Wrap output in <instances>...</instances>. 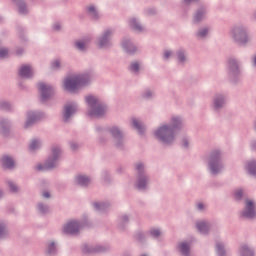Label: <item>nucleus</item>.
I'll list each match as a JSON object with an SVG mask.
<instances>
[{
	"mask_svg": "<svg viewBox=\"0 0 256 256\" xmlns=\"http://www.w3.org/2000/svg\"><path fill=\"white\" fill-rule=\"evenodd\" d=\"M181 125V120L179 118L172 119V126H162L156 131V137L161 139L163 143H172L174 139V133L177 131Z\"/></svg>",
	"mask_w": 256,
	"mask_h": 256,
	"instance_id": "nucleus-1",
	"label": "nucleus"
},
{
	"mask_svg": "<svg viewBox=\"0 0 256 256\" xmlns=\"http://www.w3.org/2000/svg\"><path fill=\"white\" fill-rule=\"evenodd\" d=\"M84 85H87V76L85 75L68 77L64 81V88L70 93H75L77 89H80Z\"/></svg>",
	"mask_w": 256,
	"mask_h": 256,
	"instance_id": "nucleus-2",
	"label": "nucleus"
},
{
	"mask_svg": "<svg viewBox=\"0 0 256 256\" xmlns=\"http://www.w3.org/2000/svg\"><path fill=\"white\" fill-rule=\"evenodd\" d=\"M86 101L90 107H92V111L90 112V117H102L105 115L106 109L103 105L99 104V100L95 98V96H87Z\"/></svg>",
	"mask_w": 256,
	"mask_h": 256,
	"instance_id": "nucleus-3",
	"label": "nucleus"
},
{
	"mask_svg": "<svg viewBox=\"0 0 256 256\" xmlns=\"http://www.w3.org/2000/svg\"><path fill=\"white\" fill-rule=\"evenodd\" d=\"M210 169L213 175L219 173V169H221V165H219V152L212 153L210 157Z\"/></svg>",
	"mask_w": 256,
	"mask_h": 256,
	"instance_id": "nucleus-4",
	"label": "nucleus"
},
{
	"mask_svg": "<svg viewBox=\"0 0 256 256\" xmlns=\"http://www.w3.org/2000/svg\"><path fill=\"white\" fill-rule=\"evenodd\" d=\"M61 153V150L59 148L52 149V155L53 159L49 160V162L43 167L42 165H38L37 168L39 171H43V169H53L55 167V161H57V157H59V154Z\"/></svg>",
	"mask_w": 256,
	"mask_h": 256,
	"instance_id": "nucleus-5",
	"label": "nucleus"
},
{
	"mask_svg": "<svg viewBox=\"0 0 256 256\" xmlns=\"http://www.w3.org/2000/svg\"><path fill=\"white\" fill-rule=\"evenodd\" d=\"M256 211H255V204L251 200L246 201V208L244 212L242 213L243 217H246V219H253L255 217Z\"/></svg>",
	"mask_w": 256,
	"mask_h": 256,
	"instance_id": "nucleus-6",
	"label": "nucleus"
},
{
	"mask_svg": "<svg viewBox=\"0 0 256 256\" xmlns=\"http://www.w3.org/2000/svg\"><path fill=\"white\" fill-rule=\"evenodd\" d=\"M38 87L41 92L42 101H46V99H49V97L53 95V88L51 86H47L44 83H40L38 84Z\"/></svg>",
	"mask_w": 256,
	"mask_h": 256,
	"instance_id": "nucleus-7",
	"label": "nucleus"
},
{
	"mask_svg": "<svg viewBox=\"0 0 256 256\" xmlns=\"http://www.w3.org/2000/svg\"><path fill=\"white\" fill-rule=\"evenodd\" d=\"M79 232V224L75 221L68 222L64 227V233L75 235Z\"/></svg>",
	"mask_w": 256,
	"mask_h": 256,
	"instance_id": "nucleus-8",
	"label": "nucleus"
},
{
	"mask_svg": "<svg viewBox=\"0 0 256 256\" xmlns=\"http://www.w3.org/2000/svg\"><path fill=\"white\" fill-rule=\"evenodd\" d=\"M75 111H77V108L75 107V105L65 106L64 115H63L64 121H69V117H71V115H73Z\"/></svg>",
	"mask_w": 256,
	"mask_h": 256,
	"instance_id": "nucleus-9",
	"label": "nucleus"
},
{
	"mask_svg": "<svg viewBox=\"0 0 256 256\" xmlns=\"http://www.w3.org/2000/svg\"><path fill=\"white\" fill-rule=\"evenodd\" d=\"M19 75L20 77L29 78L33 75V69H31V66L24 65L20 68Z\"/></svg>",
	"mask_w": 256,
	"mask_h": 256,
	"instance_id": "nucleus-10",
	"label": "nucleus"
},
{
	"mask_svg": "<svg viewBox=\"0 0 256 256\" xmlns=\"http://www.w3.org/2000/svg\"><path fill=\"white\" fill-rule=\"evenodd\" d=\"M2 165L6 169H13L15 162L13 161V159L11 157L4 156V157H2Z\"/></svg>",
	"mask_w": 256,
	"mask_h": 256,
	"instance_id": "nucleus-11",
	"label": "nucleus"
},
{
	"mask_svg": "<svg viewBox=\"0 0 256 256\" xmlns=\"http://www.w3.org/2000/svg\"><path fill=\"white\" fill-rule=\"evenodd\" d=\"M197 228H198V231H200V233H207V230L209 229V225H207L206 222H199L197 224Z\"/></svg>",
	"mask_w": 256,
	"mask_h": 256,
	"instance_id": "nucleus-12",
	"label": "nucleus"
},
{
	"mask_svg": "<svg viewBox=\"0 0 256 256\" xmlns=\"http://www.w3.org/2000/svg\"><path fill=\"white\" fill-rule=\"evenodd\" d=\"M109 35H111L110 31L105 32V34L103 35V37L101 38L99 45L101 47H105V45H107V41L109 40Z\"/></svg>",
	"mask_w": 256,
	"mask_h": 256,
	"instance_id": "nucleus-13",
	"label": "nucleus"
},
{
	"mask_svg": "<svg viewBox=\"0 0 256 256\" xmlns=\"http://www.w3.org/2000/svg\"><path fill=\"white\" fill-rule=\"evenodd\" d=\"M77 182H78L79 185H89L91 180L86 176H78L77 177Z\"/></svg>",
	"mask_w": 256,
	"mask_h": 256,
	"instance_id": "nucleus-14",
	"label": "nucleus"
},
{
	"mask_svg": "<svg viewBox=\"0 0 256 256\" xmlns=\"http://www.w3.org/2000/svg\"><path fill=\"white\" fill-rule=\"evenodd\" d=\"M248 171L250 175H254L256 177V162L252 161L248 164Z\"/></svg>",
	"mask_w": 256,
	"mask_h": 256,
	"instance_id": "nucleus-15",
	"label": "nucleus"
},
{
	"mask_svg": "<svg viewBox=\"0 0 256 256\" xmlns=\"http://www.w3.org/2000/svg\"><path fill=\"white\" fill-rule=\"evenodd\" d=\"M179 248L182 255H187V253H189V244L181 243Z\"/></svg>",
	"mask_w": 256,
	"mask_h": 256,
	"instance_id": "nucleus-16",
	"label": "nucleus"
},
{
	"mask_svg": "<svg viewBox=\"0 0 256 256\" xmlns=\"http://www.w3.org/2000/svg\"><path fill=\"white\" fill-rule=\"evenodd\" d=\"M241 255L242 256H253V251H251L247 246H243L241 248Z\"/></svg>",
	"mask_w": 256,
	"mask_h": 256,
	"instance_id": "nucleus-17",
	"label": "nucleus"
},
{
	"mask_svg": "<svg viewBox=\"0 0 256 256\" xmlns=\"http://www.w3.org/2000/svg\"><path fill=\"white\" fill-rule=\"evenodd\" d=\"M130 25H131V27L133 28V29H135V31H141V25H139V24H137V20H135V19H132L131 21H130Z\"/></svg>",
	"mask_w": 256,
	"mask_h": 256,
	"instance_id": "nucleus-18",
	"label": "nucleus"
},
{
	"mask_svg": "<svg viewBox=\"0 0 256 256\" xmlns=\"http://www.w3.org/2000/svg\"><path fill=\"white\" fill-rule=\"evenodd\" d=\"M133 126L138 130V131H143V124H141L137 119L132 120Z\"/></svg>",
	"mask_w": 256,
	"mask_h": 256,
	"instance_id": "nucleus-19",
	"label": "nucleus"
},
{
	"mask_svg": "<svg viewBox=\"0 0 256 256\" xmlns=\"http://www.w3.org/2000/svg\"><path fill=\"white\" fill-rule=\"evenodd\" d=\"M146 185H147V180H145V178H140L138 180V184H137L138 189H145Z\"/></svg>",
	"mask_w": 256,
	"mask_h": 256,
	"instance_id": "nucleus-20",
	"label": "nucleus"
},
{
	"mask_svg": "<svg viewBox=\"0 0 256 256\" xmlns=\"http://www.w3.org/2000/svg\"><path fill=\"white\" fill-rule=\"evenodd\" d=\"M76 47L80 51H83L87 47V43L86 42L78 41V42H76Z\"/></svg>",
	"mask_w": 256,
	"mask_h": 256,
	"instance_id": "nucleus-21",
	"label": "nucleus"
},
{
	"mask_svg": "<svg viewBox=\"0 0 256 256\" xmlns=\"http://www.w3.org/2000/svg\"><path fill=\"white\" fill-rule=\"evenodd\" d=\"M236 33H238V35H239V37H241L240 38V41L242 42V43H246L247 42V40H243V39H246V34H245V32H243V31H240L239 32V30H236Z\"/></svg>",
	"mask_w": 256,
	"mask_h": 256,
	"instance_id": "nucleus-22",
	"label": "nucleus"
},
{
	"mask_svg": "<svg viewBox=\"0 0 256 256\" xmlns=\"http://www.w3.org/2000/svg\"><path fill=\"white\" fill-rule=\"evenodd\" d=\"M9 55V51L5 48L0 49V59H5Z\"/></svg>",
	"mask_w": 256,
	"mask_h": 256,
	"instance_id": "nucleus-23",
	"label": "nucleus"
},
{
	"mask_svg": "<svg viewBox=\"0 0 256 256\" xmlns=\"http://www.w3.org/2000/svg\"><path fill=\"white\" fill-rule=\"evenodd\" d=\"M39 148V141L33 140L30 144L31 151H35V149Z\"/></svg>",
	"mask_w": 256,
	"mask_h": 256,
	"instance_id": "nucleus-24",
	"label": "nucleus"
},
{
	"mask_svg": "<svg viewBox=\"0 0 256 256\" xmlns=\"http://www.w3.org/2000/svg\"><path fill=\"white\" fill-rule=\"evenodd\" d=\"M130 70L134 73H137V71H139V64L137 62L132 63L130 66Z\"/></svg>",
	"mask_w": 256,
	"mask_h": 256,
	"instance_id": "nucleus-25",
	"label": "nucleus"
},
{
	"mask_svg": "<svg viewBox=\"0 0 256 256\" xmlns=\"http://www.w3.org/2000/svg\"><path fill=\"white\" fill-rule=\"evenodd\" d=\"M111 133L113 137H121V132L117 128H112Z\"/></svg>",
	"mask_w": 256,
	"mask_h": 256,
	"instance_id": "nucleus-26",
	"label": "nucleus"
},
{
	"mask_svg": "<svg viewBox=\"0 0 256 256\" xmlns=\"http://www.w3.org/2000/svg\"><path fill=\"white\" fill-rule=\"evenodd\" d=\"M201 19H203V12H197L194 21L199 22Z\"/></svg>",
	"mask_w": 256,
	"mask_h": 256,
	"instance_id": "nucleus-27",
	"label": "nucleus"
},
{
	"mask_svg": "<svg viewBox=\"0 0 256 256\" xmlns=\"http://www.w3.org/2000/svg\"><path fill=\"white\" fill-rule=\"evenodd\" d=\"M55 251V243H50L48 246V253L51 255Z\"/></svg>",
	"mask_w": 256,
	"mask_h": 256,
	"instance_id": "nucleus-28",
	"label": "nucleus"
},
{
	"mask_svg": "<svg viewBox=\"0 0 256 256\" xmlns=\"http://www.w3.org/2000/svg\"><path fill=\"white\" fill-rule=\"evenodd\" d=\"M88 12L90 13V15H92V17H95V15H97V12L95 11V7L93 6L88 7Z\"/></svg>",
	"mask_w": 256,
	"mask_h": 256,
	"instance_id": "nucleus-29",
	"label": "nucleus"
},
{
	"mask_svg": "<svg viewBox=\"0 0 256 256\" xmlns=\"http://www.w3.org/2000/svg\"><path fill=\"white\" fill-rule=\"evenodd\" d=\"M215 108L219 109V107H223V99L219 100H215L214 102Z\"/></svg>",
	"mask_w": 256,
	"mask_h": 256,
	"instance_id": "nucleus-30",
	"label": "nucleus"
},
{
	"mask_svg": "<svg viewBox=\"0 0 256 256\" xmlns=\"http://www.w3.org/2000/svg\"><path fill=\"white\" fill-rule=\"evenodd\" d=\"M216 249H217L218 255L223 256V247L221 246V244H217Z\"/></svg>",
	"mask_w": 256,
	"mask_h": 256,
	"instance_id": "nucleus-31",
	"label": "nucleus"
},
{
	"mask_svg": "<svg viewBox=\"0 0 256 256\" xmlns=\"http://www.w3.org/2000/svg\"><path fill=\"white\" fill-rule=\"evenodd\" d=\"M151 235H152V237H159V235H161V231H159L157 229H153V230H151Z\"/></svg>",
	"mask_w": 256,
	"mask_h": 256,
	"instance_id": "nucleus-32",
	"label": "nucleus"
},
{
	"mask_svg": "<svg viewBox=\"0 0 256 256\" xmlns=\"http://www.w3.org/2000/svg\"><path fill=\"white\" fill-rule=\"evenodd\" d=\"M37 119V117L31 118V116H29L27 122H26V127H29L31 125V123H33V121H35Z\"/></svg>",
	"mask_w": 256,
	"mask_h": 256,
	"instance_id": "nucleus-33",
	"label": "nucleus"
},
{
	"mask_svg": "<svg viewBox=\"0 0 256 256\" xmlns=\"http://www.w3.org/2000/svg\"><path fill=\"white\" fill-rule=\"evenodd\" d=\"M8 185H9V188H10V191H17V186H15V184H13V182H8Z\"/></svg>",
	"mask_w": 256,
	"mask_h": 256,
	"instance_id": "nucleus-34",
	"label": "nucleus"
},
{
	"mask_svg": "<svg viewBox=\"0 0 256 256\" xmlns=\"http://www.w3.org/2000/svg\"><path fill=\"white\" fill-rule=\"evenodd\" d=\"M235 197H236L237 199H241V198L243 197V191H242V190H237V191L235 192Z\"/></svg>",
	"mask_w": 256,
	"mask_h": 256,
	"instance_id": "nucleus-35",
	"label": "nucleus"
},
{
	"mask_svg": "<svg viewBox=\"0 0 256 256\" xmlns=\"http://www.w3.org/2000/svg\"><path fill=\"white\" fill-rule=\"evenodd\" d=\"M7 233V231L5 230V226L0 225V238L3 237V235H5Z\"/></svg>",
	"mask_w": 256,
	"mask_h": 256,
	"instance_id": "nucleus-36",
	"label": "nucleus"
},
{
	"mask_svg": "<svg viewBox=\"0 0 256 256\" xmlns=\"http://www.w3.org/2000/svg\"><path fill=\"white\" fill-rule=\"evenodd\" d=\"M205 35H207V29H203L200 32H198V36L200 37H205Z\"/></svg>",
	"mask_w": 256,
	"mask_h": 256,
	"instance_id": "nucleus-37",
	"label": "nucleus"
},
{
	"mask_svg": "<svg viewBox=\"0 0 256 256\" xmlns=\"http://www.w3.org/2000/svg\"><path fill=\"white\" fill-rule=\"evenodd\" d=\"M178 61H180V62L185 61V55L181 52L178 54Z\"/></svg>",
	"mask_w": 256,
	"mask_h": 256,
	"instance_id": "nucleus-38",
	"label": "nucleus"
},
{
	"mask_svg": "<svg viewBox=\"0 0 256 256\" xmlns=\"http://www.w3.org/2000/svg\"><path fill=\"white\" fill-rule=\"evenodd\" d=\"M94 207H95L96 209H103V203H95V204H94Z\"/></svg>",
	"mask_w": 256,
	"mask_h": 256,
	"instance_id": "nucleus-39",
	"label": "nucleus"
},
{
	"mask_svg": "<svg viewBox=\"0 0 256 256\" xmlns=\"http://www.w3.org/2000/svg\"><path fill=\"white\" fill-rule=\"evenodd\" d=\"M164 57H165V59H169V57H171V52L170 51H165L164 52Z\"/></svg>",
	"mask_w": 256,
	"mask_h": 256,
	"instance_id": "nucleus-40",
	"label": "nucleus"
},
{
	"mask_svg": "<svg viewBox=\"0 0 256 256\" xmlns=\"http://www.w3.org/2000/svg\"><path fill=\"white\" fill-rule=\"evenodd\" d=\"M59 67V61H55L53 64H52V68L53 69H58Z\"/></svg>",
	"mask_w": 256,
	"mask_h": 256,
	"instance_id": "nucleus-41",
	"label": "nucleus"
},
{
	"mask_svg": "<svg viewBox=\"0 0 256 256\" xmlns=\"http://www.w3.org/2000/svg\"><path fill=\"white\" fill-rule=\"evenodd\" d=\"M43 197H45L46 199H49V197H51V195L49 194V192H44Z\"/></svg>",
	"mask_w": 256,
	"mask_h": 256,
	"instance_id": "nucleus-42",
	"label": "nucleus"
},
{
	"mask_svg": "<svg viewBox=\"0 0 256 256\" xmlns=\"http://www.w3.org/2000/svg\"><path fill=\"white\" fill-rule=\"evenodd\" d=\"M38 208H39V210H40L42 213L45 211L43 204H40V205L38 206Z\"/></svg>",
	"mask_w": 256,
	"mask_h": 256,
	"instance_id": "nucleus-43",
	"label": "nucleus"
},
{
	"mask_svg": "<svg viewBox=\"0 0 256 256\" xmlns=\"http://www.w3.org/2000/svg\"><path fill=\"white\" fill-rule=\"evenodd\" d=\"M141 169H143V165L138 164V165H137V170H138V171H141Z\"/></svg>",
	"mask_w": 256,
	"mask_h": 256,
	"instance_id": "nucleus-44",
	"label": "nucleus"
},
{
	"mask_svg": "<svg viewBox=\"0 0 256 256\" xmlns=\"http://www.w3.org/2000/svg\"><path fill=\"white\" fill-rule=\"evenodd\" d=\"M198 209L201 211L203 209V203L198 204Z\"/></svg>",
	"mask_w": 256,
	"mask_h": 256,
	"instance_id": "nucleus-45",
	"label": "nucleus"
},
{
	"mask_svg": "<svg viewBox=\"0 0 256 256\" xmlns=\"http://www.w3.org/2000/svg\"><path fill=\"white\" fill-rule=\"evenodd\" d=\"M20 13H25V10H23V8L19 9Z\"/></svg>",
	"mask_w": 256,
	"mask_h": 256,
	"instance_id": "nucleus-46",
	"label": "nucleus"
},
{
	"mask_svg": "<svg viewBox=\"0 0 256 256\" xmlns=\"http://www.w3.org/2000/svg\"><path fill=\"white\" fill-rule=\"evenodd\" d=\"M229 63H230V65H235V61L234 60L230 61Z\"/></svg>",
	"mask_w": 256,
	"mask_h": 256,
	"instance_id": "nucleus-47",
	"label": "nucleus"
},
{
	"mask_svg": "<svg viewBox=\"0 0 256 256\" xmlns=\"http://www.w3.org/2000/svg\"><path fill=\"white\" fill-rule=\"evenodd\" d=\"M183 143H184V147H187V140H184Z\"/></svg>",
	"mask_w": 256,
	"mask_h": 256,
	"instance_id": "nucleus-48",
	"label": "nucleus"
},
{
	"mask_svg": "<svg viewBox=\"0 0 256 256\" xmlns=\"http://www.w3.org/2000/svg\"><path fill=\"white\" fill-rule=\"evenodd\" d=\"M253 63L256 66V56L254 57Z\"/></svg>",
	"mask_w": 256,
	"mask_h": 256,
	"instance_id": "nucleus-49",
	"label": "nucleus"
},
{
	"mask_svg": "<svg viewBox=\"0 0 256 256\" xmlns=\"http://www.w3.org/2000/svg\"><path fill=\"white\" fill-rule=\"evenodd\" d=\"M54 27L55 29H59V24H56Z\"/></svg>",
	"mask_w": 256,
	"mask_h": 256,
	"instance_id": "nucleus-50",
	"label": "nucleus"
},
{
	"mask_svg": "<svg viewBox=\"0 0 256 256\" xmlns=\"http://www.w3.org/2000/svg\"><path fill=\"white\" fill-rule=\"evenodd\" d=\"M5 105H8L7 103H4L3 105H2V109H5Z\"/></svg>",
	"mask_w": 256,
	"mask_h": 256,
	"instance_id": "nucleus-51",
	"label": "nucleus"
},
{
	"mask_svg": "<svg viewBox=\"0 0 256 256\" xmlns=\"http://www.w3.org/2000/svg\"><path fill=\"white\" fill-rule=\"evenodd\" d=\"M146 97H151V94H149V93H146Z\"/></svg>",
	"mask_w": 256,
	"mask_h": 256,
	"instance_id": "nucleus-52",
	"label": "nucleus"
},
{
	"mask_svg": "<svg viewBox=\"0 0 256 256\" xmlns=\"http://www.w3.org/2000/svg\"><path fill=\"white\" fill-rule=\"evenodd\" d=\"M71 148H72V149H75V145L72 144V145H71Z\"/></svg>",
	"mask_w": 256,
	"mask_h": 256,
	"instance_id": "nucleus-53",
	"label": "nucleus"
}]
</instances>
